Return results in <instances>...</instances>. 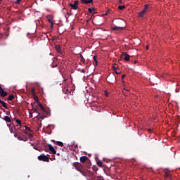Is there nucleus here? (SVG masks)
I'll return each instance as SVG.
<instances>
[{"label": "nucleus", "mask_w": 180, "mask_h": 180, "mask_svg": "<svg viewBox=\"0 0 180 180\" xmlns=\"http://www.w3.org/2000/svg\"><path fill=\"white\" fill-rule=\"evenodd\" d=\"M117 23H119L120 25H121V26H120V27L114 26V27H112V30H113V31H122L124 29H125V27H126L125 20L119 18L118 20H117Z\"/></svg>", "instance_id": "nucleus-1"}, {"label": "nucleus", "mask_w": 180, "mask_h": 180, "mask_svg": "<svg viewBox=\"0 0 180 180\" xmlns=\"http://www.w3.org/2000/svg\"><path fill=\"white\" fill-rule=\"evenodd\" d=\"M39 161H43L46 162H50V158L45 155V154H41L38 157Z\"/></svg>", "instance_id": "nucleus-2"}, {"label": "nucleus", "mask_w": 180, "mask_h": 180, "mask_svg": "<svg viewBox=\"0 0 180 180\" xmlns=\"http://www.w3.org/2000/svg\"><path fill=\"white\" fill-rule=\"evenodd\" d=\"M122 58L124 60V61L130 60V56L127 54L126 53H122L121 56Z\"/></svg>", "instance_id": "nucleus-3"}, {"label": "nucleus", "mask_w": 180, "mask_h": 180, "mask_svg": "<svg viewBox=\"0 0 180 180\" xmlns=\"http://www.w3.org/2000/svg\"><path fill=\"white\" fill-rule=\"evenodd\" d=\"M77 5H79V1H75V3L70 4L69 6L72 8L73 10L77 9Z\"/></svg>", "instance_id": "nucleus-4"}, {"label": "nucleus", "mask_w": 180, "mask_h": 180, "mask_svg": "<svg viewBox=\"0 0 180 180\" xmlns=\"http://www.w3.org/2000/svg\"><path fill=\"white\" fill-rule=\"evenodd\" d=\"M165 179H171V174H170L169 170H168V169H166L165 170Z\"/></svg>", "instance_id": "nucleus-5"}, {"label": "nucleus", "mask_w": 180, "mask_h": 180, "mask_svg": "<svg viewBox=\"0 0 180 180\" xmlns=\"http://www.w3.org/2000/svg\"><path fill=\"white\" fill-rule=\"evenodd\" d=\"M8 94L6 91H5L4 90V89H2L1 86H0V96L3 98H4L5 96H7Z\"/></svg>", "instance_id": "nucleus-6"}, {"label": "nucleus", "mask_w": 180, "mask_h": 180, "mask_svg": "<svg viewBox=\"0 0 180 180\" xmlns=\"http://www.w3.org/2000/svg\"><path fill=\"white\" fill-rule=\"evenodd\" d=\"M34 112L35 113H38V117L40 118V119H45L46 117V115H41L40 112H38L37 109H34Z\"/></svg>", "instance_id": "nucleus-7"}, {"label": "nucleus", "mask_w": 180, "mask_h": 180, "mask_svg": "<svg viewBox=\"0 0 180 180\" xmlns=\"http://www.w3.org/2000/svg\"><path fill=\"white\" fill-rule=\"evenodd\" d=\"M49 151L51 152L52 154H53V155L56 154V150L51 144H49Z\"/></svg>", "instance_id": "nucleus-8"}, {"label": "nucleus", "mask_w": 180, "mask_h": 180, "mask_svg": "<svg viewBox=\"0 0 180 180\" xmlns=\"http://www.w3.org/2000/svg\"><path fill=\"white\" fill-rule=\"evenodd\" d=\"M72 166L75 167V169L77 171H80V163L74 162L72 163Z\"/></svg>", "instance_id": "nucleus-9"}, {"label": "nucleus", "mask_w": 180, "mask_h": 180, "mask_svg": "<svg viewBox=\"0 0 180 180\" xmlns=\"http://www.w3.org/2000/svg\"><path fill=\"white\" fill-rule=\"evenodd\" d=\"M37 103H38V106L39 107V108H41V110L44 112H46L45 107H44L43 105L41 104L38 101H37Z\"/></svg>", "instance_id": "nucleus-10"}, {"label": "nucleus", "mask_w": 180, "mask_h": 180, "mask_svg": "<svg viewBox=\"0 0 180 180\" xmlns=\"http://www.w3.org/2000/svg\"><path fill=\"white\" fill-rule=\"evenodd\" d=\"M3 120H4V121H6V122H7V123H11V118L7 116V115H6V116L4 117V118H3Z\"/></svg>", "instance_id": "nucleus-11"}, {"label": "nucleus", "mask_w": 180, "mask_h": 180, "mask_svg": "<svg viewBox=\"0 0 180 180\" xmlns=\"http://www.w3.org/2000/svg\"><path fill=\"white\" fill-rule=\"evenodd\" d=\"M83 4H93V0H82Z\"/></svg>", "instance_id": "nucleus-12"}, {"label": "nucleus", "mask_w": 180, "mask_h": 180, "mask_svg": "<svg viewBox=\"0 0 180 180\" xmlns=\"http://www.w3.org/2000/svg\"><path fill=\"white\" fill-rule=\"evenodd\" d=\"M88 160V158L86 156H82L80 158V162L84 163Z\"/></svg>", "instance_id": "nucleus-13"}, {"label": "nucleus", "mask_w": 180, "mask_h": 180, "mask_svg": "<svg viewBox=\"0 0 180 180\" xmlns=\"http://www.w3.org/2000/svg\"><path fill=\"white\" fill-rule=\"evenodd\" d=\"M55 49L56 50V51L58 52V53L59 54H62V51L60 49V46H59L58 45H56L55 46Z\"/></svg>", "instance_id": "nucleus-14"}, {"label": "nucleus", "mask_w": 180, "mask_h": 180, "mask_svg": "<svg viewBox=\"0 0 180 180\" xmlns=\"http://www.w3.org/2000/svg\"><path fill=\"white\" fill-rule=\"evenodd\" d=\"M148 8H149V5L148 4H145L144 9H143L141 12L147 13V11L148 10Z\"/></svg>", "instance_id": "nucleus-15"}, {"label": "nucleus", "mask_w": 180, "mask_h": 180, "mask_svg": "<svg viewBox=\"0 0 180 180\" xmlns=\"http://www.w3.org/2000/svg\"><path fill=\"white\" fill-rule=\"evenodd\" d=\"M146 13V12H139V13H138V17L143 18V16L145 15Z\"/></svg>", "instance_id": "nucleus-16"}, {"label": "nucleus", "mask_w": 180, "mask_h": 180, "mask_svg": "<svg viewBox=\"0 0 180 180\" xmlns=\"http://www.w3.org/2000/svg\"><path fill=\"white\" fill-rule=\"evenodd\" d=\"M0 104H1L3 108H5V109H8V107L6 105V103H5L4 101L0 102Z\"/></svg>", "instance_id": "nucleus-17"}, {"label": "nucleus", "mask_w": 180, "mask_h": 180, "mask_svg": "<svg viewBox=\"0 0 180 180\" xmlns=\"http://www.w3.org/2000/svg\"><path fill=\"white\" fill-rule=\"evenodd\" d=\"M97 58L98 57L96 56H94L93 59H94V61H95V65H98Z\"/></svg>", "instance_id": "nucleus-18"}, {"label": "nucleus", "mask_w": 180, "mask_h": 180, "mask_svg": "<svg viewBox=\"0 0 180 180\" xmlns=\"http://www.w3.org/2000/svg\"><path fill=\"white\" fill-rule=\"evenodd\" d=\"M112 70L115 72L117 75H120V72H118L117 70H116V67L113 66L112 67Z\"/></svg>", "instance_id": "nucleus-19"}, {"label": "nucleus", "mask_w": 180, "mask_h": 180, "mask_svg": "<svg viewBox=\"0 0 180 180\" xmlns=\"http://www.w3.org/2000/svg\"><path fill=\"white\" fill-rule=\"evenodd\" d=\"M14 98H15L14 95H10V96H8V101H11L14 99Z\"/></svg>", "instance_id": "nucleus-20"}, {"label": "nucleus", "mask_w": 180, "mask_h": 180, "mask_svg": "<svg viewBox=\"0 0 180 180\" xmlns=\"http://www.w3.org/2000/svg\"><path fill=\"white\" fill-rule=\"evenodd\" d=\"M15 122L18 123V126H20V127H22V121H20V120H15Z\"/></svg>", "instance_id": "nucleus-21"}, {"label": "nucleus", "mask_w": 180, "mask_h": 180, "mask_svg": "<svg viewBox=\"0 0 180 180\" xmlns=\"http://www.w3.org/2000/svg\"><path fill=\"white\" fill-rule=\"evenodd\" d=\"M97 165L100 167H103V162L101 160L97 161Z\"/></svg>", "instance_id": "nucleus-22"}, {"label": "nucleus", "mask_w": 180, "mask_h": 180, "mask_svg": "<svg viewBox=\"0 0 180 180\" xmlns=\"http://www.w3.org/2000/svg\"><path fill=\"white\" fill-rule=\"evenodd\" d=\"M56 145L60 146V147H63V143L61 141H57Z\"/></svg>", "instance_id": "nucleus-23"}, {"label": "nucleus", "mask_w": 180, "mask_h": 180, "mask_svg": "<svg viewBox=\"0 0 180 180\" xmlns=\"http://www.w3.org/2000/svg\"><path fill=\"white\" fill-rule=\"evenodd\" d=\"M95 11V8H88V12L89 13H92L93 12Z\"/></svg>", "instance_id": "nucleus-24"}, {"label": "nucleus", "mask_w": 180, "mask_h": 180, "mask_svg": "<svg viewBox=\"0 0 180 180\" xmlns=\"http://www.w3.org/2000/svg\"><path fill=\"white\" fill-rule=\"evenodd\" d=\"M47 21H49V22L52 24V25L53 24V18H49L47 19Z\"/></svg>", "instance_id": "nucleus-25"}, {"label": "nucleus", "mask_w": 180, "mask_h": 180, "mask_svg": "<svg viewBox=\"0 0 180 180\" xmlns=\"http://www.w3.org/2000/svg\"><path fill=\"white\" fill-rule=\"evenodd\" d=\"M80 58H81V60L83 62V63H85V59L84 58V56H82V54H80Z\"/></svg>", "instance_id": "nucleus-26"}, {"label": "nucleus", "mask_w": 180, "mask_h": 180, "mask_svg": "<svg viewBox=\"0 0 180 180\" xmlns=\"http://www.w3.org/2000/svg\"><path fill=\"white\" fill-rule=\"evenodd\" d=\"M125 8V6H119L118 9L119 10H124Z\"/></svg>", "instance_id": "nucleus-27"}, {"label": "nucleus", "mask_w": 180, "mask_h": 180, "mask_svg": "<svg viewBox=\"0 0 180 180\" xmlns=\"http://www.w3.org/2000/svg\"><path fill=\"white\" fill-rule=\"evenodd\" d=\"M25 130H26V131H29V132H31V129H30V128L29 127L25 126Z\"/></svg>", "instance_id": "nucleus-28"}, {"label": "nucleus", "mask_w": 180, "mask_h": 180, "mask_svg": "<svg viewBox=\"0 0 180 180\" xmlns=\"http://www.w3.org/2000/svg\"><path fill=\"white\" fill-rule=\"evenodd\" d=\"M110 13V9L107 10L105 12V14H103V15H108Z\"/></svg>", "instance_id": "nucleus-29"}, {"label": "nucleus", "mask_w": 180, "mask_h": 180, "mask_svg": "<svg viewBox=\"0 0 180 180\" xmlns=\"http://www.w3.org/2000/svg\"><path fill=\"white\" fill-rule=\"evenodd\" d=\"M18 140H20V141H22V140H23V139H25L24 137H22V136H18V138H17Z\"/></svg>", "instance_id": "nucleus-30"}, {"label": "nucleus", "mask_w": 180, "mask_h": 180, "mask_svg": "<svg viewBox=\"0 0 180 180\" xmlns=\"http://www.w3.org/2000/svg\"><path fill=\"white\" fill-rule=\"evenodd\" d=\"M13 134H15L13 135V136H15V138H17V139H18V137H20V136L17 135V134H15V132H13Z\"/></svg>", "instance_id": "nucleus-31"}, {"label": "nucleus", "mask_w": 180, "mask_h": 180, "mask_svg": "<svg viewBox=\"0 0 180 180\" xmlns=\"http://www.w3.org/2000/svg\"><path fill=\"white\" fill-rule=\"evenodd\" d=\"M29 117H30V118H32L33 117V115H32V113H29Z\"/></svg>", "instance_id": "nucleus-32"}, {"label": "nucleus", "mask_w": 180, "mask_h": 180, "mask_svg": "<svg viewBox=\"0 0 180 180\" xmlns=\"http://www.w3.org/2000/svg\"><path fill=\"white\" fill-rule=\"evenodd\" d=\"M20 1H22V0H17V1H15V4H19Z\"/></svg>", "instance_id": "nucleus-33"}, {"label": "nucleus", "mask_w": 180, "mask_h": 180, "mask_svg": "<svg viewBox=\"0 0 180 180\" xmlns=\"http://www.w3.org/2000/svg\"><path fill=\"white\" fill-rule=\"evenodd\" d=\"M125 77H126V75H122V77H121L122 80H123V79H124V78H125Z\"/></svg>", "instance_id": "nucleus-34"}, {"label": "nucleus", "mask_w": 180, "mask_h": 180, "mask_svg": "<svg viewBox=\"0 0 180 180\" xmlns=\"http://www.w3.org/2000/svg\"><path fill=\"white\" fill-rule=\"evenodd\" d=\"M27 140H28V139L24 138L23 140H21V141L26 142V141H27Z\"/></svg>", "instance_id": "nucleus-35"}, {"label": "nucleus", "mask_w": 180, "mask_h": 180, "mask_svg": "<svg viewBox=\"0 0 180 180\" xmlns=\"http://www.w3.org/2000/svg\"><path fill=\"white\" fill-rule=\"evenodd\" d=\"M7 127H8V128H12L11 124H7Z\"/></svg>", "instance_id": "nucleus-36"}, {"label": "nucleus", "mask_w": 180, "mask_h": 180, "mask_svg": "<svg viewBox=\"0 0 180 180\" xmlns=\"http://www.w3.org/2000/svg\"><path fill=\"white\" fill-rule=\"evenodd\" d=\"M9 129H10V132H11V133H13V128H12V127H10Z\"/></svg>", "instance_id": "nucleus-37"}, {"label": "nucleus", "mask_w": 180, "mask_h": 180, "mask_svg": "<svg viewBox=\"0 0 180 180\" xmlns=\"http://www.w3.org/2000/svg\"><path fill=\"white\" fill-rule=\"evenodd\" d=\"M68 15L71 16L72 13H67Z\"/></svg>", "instance_id": "nucleus-38"}, {"label": "nucleus", "mask_w": 180, "mask_h": 180, "mask_svg": "<svg viewBox=\"0 0 180 180\" xmlns=\"http://www.w3.org/2000/svg\"><path fill=\"white\" fill-rule=\"evenodd\" d=\"M137 63H138V61H137V60H135V61L134 62V65H136Z\"/></svg>", "instance_id": "nucleus-39"}, {"label": "nucleus", "mask_w": 180, "mask_h": 180, "mask_svg": "<svg viewBox=\"0 0 180 180\" xmlns=\"http://www.w3.org/2000/svg\"><path fill=\"white\" fill-rule=\"evenodd\" d=\"M51 29H53V23L51 24Z\"/></svg>", "instance_id": "nucleus-40"}, {"label": "nucleus", "mask_w": 180, "mask_h": 180, "mask_svg": "<svg viewBox=\"0 0 180 180\" xmlns=\"http://www.w3.org/2000/svg\"><path fill=\"white\" fill-rule=\"evenodd\" d=\"M34 150H39L36 146H34Z\"/></svg>", "instance_id": "nucleus-41"}, {"label": "nucleus", "mask_w": 180, "mask_h": 180, "mask_svg": "<svg viewBox=\"0 0 180 180\" xmlns=\"http://www.w3.org/2000/svg\"><path fill=\"white\" fill-rule=\"evenodd\" d=\"M151 131H152L151 129H148V132H151Z\"/></svg>", "instance_id": "nucleus-42"}, {"label": "nucleus", "mask_w": 180, "mask_h": 180, "mask_svg": "<svg viewBox=\"0 0 180 180\" xmlns=\"http://www.w3.org/2000/svg\"><path fill=\"white\" fill-rule=\"evenodd\" d=\"M160 77L164 78L165 77V75H160Z\"/></svg>", "instance_id": "nucleus-43"}, {"label": "nucleus", "mask_w": 180, "mask_h": 180, "mask_svg": "<svg viewBox=\"0 0 180 180\" xmlns=\"http://www.w3.org/2000/svg\"><path fill=\"white\" fill-rule=\"evenodd\" d=\"M29 137H32V135L31 134H29Z\"/></svg>", "instance_id": "nucleus-44"}, {"label": "nucleus", "mask_w": 180, "mask_h": 180, "mask_svg": "<svg viewBox=\"0 0 180 180\" xmlns=\"http://www.w3.org/2000/svg\"><path fill=\"white\" fill-rule=\"evenodd\" d=\"M149 46H146V50H148Z\"/></svg>", "instance_id": "nucleus-45"}, {"label": "nucleus", "mask_w": 180, "mask_h": 180, "mask_svg": "<svg viewBox=\"0 0 180 180\" xmlns=\"http://www.w3.org/2000/svg\"><path fill=\"white\" fill-rule=\"evenodd\" d=\"M82 73H85V71L84 70H82Z\"/></svg>", "instance_id": "nucleus-46"}, {"label": "nucleus", "mask_w": 180, "mask_h": 180, "mask_svg": "<svg viewBox=\"0 0 180 180\" xmlns=\"http://www.w3.org/2000/svg\"><path fill=\"white\" fill-rule=\"evenodd\" d=\"M49 160H51V161H53V158H49Z\"/></svg>", "instance_id": "nucleus-47"}, {"label": "nucleus", "mask_w": 180, "mask_h": 180, "mask_svg": "<svg viewBox=\"0 0 180 180\" xmlns=\"http://www.w3.org/2000/svg\"><path fill=\"white\" fill-rule=\"evenodd\" d=\"M1 102H4V101H1V99L0 98V103H1Z\"/></svg>", "instance_id": "nucleus-48"}, {"label": "nucleus", "mask_w": 180, "mask_h": 180, "mask_svg": "<svg viewBox=\"0 0 180 180\" xmlns=\"http://www.w3.org/2000/svg\"><path fill=\"white\" fill-rule=\"evenodd\" d=\"M126 91H130V90H129V89H126Z\"/></svg>", "instance_id": "nucleus-49"}, {"label": "nucleus", "mask_w": 180, "mask_h": 180, "mask_svg": "<svg viewBox=\"0 0 180 180\" xmlns=\"http://www.w3.org/2000/svg\"><path fill=\"white\" fill-rule=\"evenodd\" d=\"M119 1H120V4H122V1L121 0H120Z\"/></svg>", "instance_id": "nucleus-50"}, {"label": "nucleus", "mask_w": 180, "mask_h": 180, "mask_svg": "<svg viewBox=\"0 0 180 180\" xmlns=\"http://www.w3.org/2000/svg\"><path fill=\"white\" fill-rule=\"evenodd\" d=\"M105 96H108V94L105 93Z\"/></svg>", "instance_id": "nucleus-51"}, {"label": "nucleus", "mask_w": 180, "mask_h": 180, "mask_svg": "<svg viewBox=\"0 0 180 180\" xmlns=\"http://www.w3.org/2000/svg\"><path fill=\"white\" fill-rule=\"evenodd\" d=\"M66 89V91H68V89Z\"/></svg>", "instance_id": "nucleus-52"}, {"label": "nucleus", "mask_w": 180, "mask_h": 180, "mask_svg": "<svg viewBox=\"0 0 180 180\" xmlns=\"http://www.w3.org/2000/svg\"><path fill=\"white\" fill-rule=\"evenodd\" d=\"M31 146H34V144H31Z\"/></svg>", "instance_id": "nucleus-53"}, {"label": "nucleus", "mask_w": 180, "mask_h": 180, "mask_svg": "<svg viewBox=\"0 0 180 180\" xmlns=\"http://www.w3.org/2000/svg\"><path fill=\"white\" fill-rule=\"evenodd\" d=\"M65 81H66V79L64 80V82H65Z\"/></svg>", "instance_id": "nucleus-54"}, {"label": "nucleus", "mask_w": 180, "mask_h": 180, "mask_svg": "<svg viewBox=\"0 0 180 180\" xmlns=\"http://www.w3.org/2000/svg\"><path fill=\"white\" fill-rule=\"evenodd\" d=\"M2 0H0V2Z\"/></svg>", "instance_id": "nucleus-55"}]
</instances>
